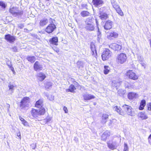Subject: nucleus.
I'll list each match as a JSON object with an SVG mask.
<instances>
[{"mask_svg": "<svg viewBox=\"0 0 151 151\" xmlns=\"http://www.w3.org/2000/svg\"><path fill=\"white\" fill-rule=\"evenodd\" d=\"M115 110L119 115L124 116L127 114L132 116L133 114V111L132 107L130 106L124 104L122 106V108L117 106L114 107Z\"/></svg>", "mask_w": 151, "mask_h": 151, "instance_id": "obj_1", "label": "nucleus"}, {"mask_svg": "<svg viewBox=\"0 0 151 151\" xmlns=\"http://www.w3.org/2000/svg\"><path fill=\"white\" fill-rule=\"evenodd\" d=\"M46 110L44 108H41L39 110L32 108L31 111L30 113L34 118H36L39 116L43 115L45 113Z\"/></svg>", "mask_w": 151, "mask_h": 151, "instance_id": "obj_2", "label": "nucleus"}, {"mask_svg": "<svg viewBox=\"0 0 151 151\" xmlns=\"http://www.w3.org/2000/svg\"><path fill=\"white\" fill-rule=\"evenodd\" d=\"M112 55L111 51L109 49L106 48L102 54V59L104 61L107 60L111 57Z\"/></svg>", "mask_w": 151, "mask_h": 151, "instance_id": "obj_3", "label": "nucleus"}, {"mask_svg": "<svg viewBox=\"0 0 151 151\" xmlns=\"http://www.w3.org/2000/svg\"><path fill=\"white\" fill-rule=\"evenodd\" d=\"M127 57L126 54L121 53L118 55L117 60L118 62L120 64H123L127 60Z\"/></svg>", "mask_w": 151, "mask_h": 151, "instance_id": "obj_4", "label": "nucleus"}, {"mask_svg": "<svg viewBox=\"0 0 151 151\" xmlns=\"http://www.w3.org/2000/svg\"><path fill=\"white\" fill-rule=\"evenodd\" d=\"M126 76L131 79L136 80L138 78V76L132 70L128 71L126 73Z\"/></svg>", "mask_w": 151, "mask_h": 151, "instance_id": "obj_5", "label": "nucleus"}, {"mask_svg": "<svg viewBox=\"0 0 151 151\" xmlns=\"http://www.w3.org/2000/svg\"><path fill=\"white\" fill-rule=\"evenodd\" d=\"M56 28L55 25L53 23L48 24L45 29V32L48 34L52 33Z\"/></svg>", "mask_w": 151, "mask_h": 151, "instance_id": "obj_6", "label": "nucleus"}, {"mask_svg": "<svg viewBox=\"0 0 151 151\" xmlns=\"http://www.w3.org/2000/svg\"><path fill=\"white\" fill-rule=\"evenodd\" d=\"M29 97H24L20 102V107L22 109H24L27 107L28 104H27V103L29 102Z\"/></svg>", "mask_w": 151, "mask_h": 151, "instance_id": "obj_7", "label": "nucleus"}, {"mask_svg": "<svg viewBox=\"0 0 151 151\" xmlns=\"http://www.w3.org/2000/svg\"><path fill=\"white\" fill-rule=\"evenodd\" d=\"M109 47L115 51H119L122 48V45L117 44L115 43H111L109 45Z\"/></svg>", "mask_w": 151, "mask_h": 151, "instance_id": "obj_8", "label": "nucleus"}, {"mask_svg": "<svg viewBox=\"0 0 151 151\" xmlns=\"http://www.w3.org/2000/svg\"><path fill=\"white\" fill-rule=\"evenodd\" d=\"M4 39L6 41L10 43L14 42L16 40L15 36L12 35L10 34L5 35L4 36Z\"/></svg>", "mask_w": 151, "mask_h": 151, "instance_id": "obj_9", "label": "nucleus"}, {"mask_svg": "<svg viewBox=\"0 0 151 151\" xmlns=\"http://www.w3.org/2000/svg\"><path fill=\"white\" fill-rule=\"evenodd\" d=\"M90 48L91 49V53L93 56L96 58L97 57V51L96 50V47L94 43L91 42L90 45Z\"/></svg>", "mask_w": 151, "mask_h": 151, "instance_id": "obj_10", "label": "nucleus"}, {"mask_svg": "<svg viewBox=\"0 0 151 151\" xmlns=\"http://www.w3.org/2000/svg\"><path fill=\"white\" fill-rule=\"evenodd\" d=\"M119 34L117 32L112 31L107 36V38L109 40H112L118 37Z\"/></svg>", "mask_w": 151, "mask_h": 151, "instance_id": "obj_11", "label": "nucleus"}, {"mask_svg": "<svg viewBox=\"0 0 151 151\" xmlns=\"http://www.w3.org/2000/svg\"><path fill=\"white\" fill-rule=\"evenodd\" d=\"M111 135L110 132L106 130L104 132L101 136V140L103 141H106Z\"/></svg>", "mask_w": 151, "mask_h": 151, "instance_id": "obj_12", "label": "nucleus"}, {"mask_svg": "<svg viewBox=\"0 0 151 151\" xmlns=\"http://www.w3.org/2000/svg\"><path fill=\"white\" fill-rule=\"evenodd\" d=\"M92 3L95 7H98L103 5L104 2L103 0H92Z\"/></svg>", "mask_w": 151, "mask_h": 151, "instance_id": "obj_13", "label": "nucleus"}, {"mask_svg": "<svg viewBox=\"0 0 151 151\" xmlns=\"http://www.w3.org/2000/svg\"><path fill=\"white\" fill-rule=\"evenodd\" d=\"M108 147L110 149L113 150L116 149L117 145L116 142H113L111 140H109L107 142Z\"/></svg>", "mask_w": 151, "mask_h": 151, "instance_id": "obj_14", "label": "nucleus"}, {"mask_svg": "<svg viewBox=\"0 0 151 151\" xmlns=\"http://www.w3.org/2000/svg\"><path fill=\"white\" fill-rule=\"evenodd\" d=\"M113 22L110 20H108L105 22L104 25V29L106 30H109L111 29L112 27Z\"/></svg>", "mask_w": 151, "mask_h": 151, "instance_id": "obj_15", "label": "nucleus"}, {"mask_svg": "<svg viewBox=\"0 0 151 151\" xmlns=\"http://www.w3.org/2000/svg\"><path fill=\"white\" fill-rule=\"evenodd\" d=\"M58 38L57 37H53L49 40L50 45L57 46L58 45Z\"/></svg>", "mask_w": 151, "mask_h": 151, "instance_id": "obj_16", "label": "nucleus"}, {"mask_svg": "<svg viewBox=\"0 0 151 151\" xmlns=\"http://www.w3.org/2000/svg\"><path fill=\"white\" fill-rule=\"evenodd\" d=\"M113 7L119 15L121 16L124 15V13L119 5L114 4L113 5Z\"/></svg>", "mask_w": 151, "mask_h": 151, "instance_id": "obj_17", "label": "nucleus"}, {"mask_svg": "<svg viewBox=\"0 0 151 151\" xmlns=\"http://www.w3.org/2000/svg\"><path fill=\"white\" fill-rule=\"evenodd\" d=\"M109 115L107 114H103L102 116L101 119V123L102 124H105L108 121L109 119Z\"/></svg>", "mask_w": 151, "mask_h": 151, "instance_id": "obj_18", "label": "nucleus"}, {"mask_svg": "<svg viewBox=\"0 0 151 151\" xmlns=\"http://www.w3.org/2000/svg\"><path fill=\"white\" fill-rule=\"evenodd\" d=\"M76 88L75 86L73 84H71L69 86V88L66 90V92H70L74 93L75 92V91Z\"/></svg>", "mask_w": 151, "mask_h": 151, "instance_id": "obj_19", "label": "nucleus"}, {"mask_svg": "<svg viewBox=\"0 0 151 151\" xmlns=\"http://www.w3.org/2000/svg\"><path fill=\"white\" fill-rule=\"evenodd\" d=\"M99 17L102 20L106 19L109 17L108 15L105 12H100L99 13Z\"/></svg>", "mask_w": 151, "mask_h": 151, "instance_id": "obj_20", "label": "nucleus"}, {"mask_svg": "<svg viewBox=\"0 0 151 151\" xmlns=\"http://www.w3.org/2000/svg\"><path fill=\"white\" fill-rule=\"evenodd\" d=\"M16 9L14 7H12L10 8L9 9V12L13 15H14L15 16H16L21 14V12H16Z\"/></svg>", "mask_w": 151, "mask_h": 151, "instance_id": "obj_21", "label": "nucleus"}, {"mask_svg": "<svg viewBox=\"0 0 151 151\" xmlns=\"http://www.w3.org/2000/svg\"><path fill=\"white\" fill-rule=\"evenodd\" d=\"M48 22V19L46 18H44L40 20L39 24L40 26L42 27H43L47 24Z\"/></svg>", "mask_w": 151, "mask_h": 151, "instance_id": "obj_22", "label": "nucleus"}, {"mask_svg": "<svg viewBox=\"0 0 151 151\" xmlns=\"http://www.w3.org/2000/svg\"><path fill=\"white\" fill-rule=\"evenodd\" d=\"M43 102V99H40L36 101L35 104V107L38 108L40 107H41V108H43L42 106Z\"/></svg>", "mask_w": 151, "mask_h": 151, "instance_id": "obj_23", "label": "nucleus"}, {"mask_svg": "<svg viewBox=\"0 0 151 151\" xmlns=\"http://www.w3.org/2000/svg\"><path fill=\"white\" fill-rule=\"evenodd\" d=\"M146 105V100L145 99L142 100L140 101V105L139 107V109L140 110H143Z\"/></svg>", "mask_w": 151, "mask_h": 151, "instance_id": "obj_24", "label": "nucleus"}, {"mask_svg": "<svg viewBox=\"0 0 151 151\" xmlns=\"http://www.w3.org/2000/svg\"><path fill=\"white\" fill-rule=\"evenodd\" d=\"M84 100L87 101L94 99L95 98V96L89 94H85L83 96Z\"/></svg>", "mask_w": 151, "mask_h": 151, "instance_id": "obj_25", "label": "nucleus"}, {"mask_svg": "<svg viewBox=\"0 0 151 151\" xmlns=\"http://www.w3.org/2000/svg\"><path fill=\"white\" fill-rule=\"evenodd\" d=\"M137 96V95L136 93L132 92H130L128 94V98L130 100L136 98Z\"/></svg>", "mask_w": 151, "mask_h": 151, "instance_id": "obj_26", "label": "nucleus"}, {"mask_svg": "<svg viewBox=\"0 0 151 151\" xmlns=\"http://www.w3.org/2000/svg\"><path fill=\"white\" fill-rule=\"evenodd\" d=\"M94 19L93 18H88L86 19L85 23L86 24H94Z\"/></svg>", "mask_w": 151, "mask_h": 151, "instance_id": "obj_27", "label": "nucleus"}, {"mask_svg": "<svg viewBox=\"0 0 151 151\" xmlns=\"http://www.w3.org/2000/svg\"><path fill=\"white\" fill-rule=\"evenodd\" d=\"M81 16L83 17H86L90 16V13L87 11H83L81 13Z\"/></svg>", "mask_w": 151, "mask_h": 151, "instance_id": "obj_28", "label": "nucleus"}, {"mask_svg": "<svg viewBox=\"0 0 151 151\" xmlns=\"http://www.w3.org/2000/svg\"><path fill=\"white\" fill-rule=\"evenodd\" d=\"M26 59L28 61L31 63H33L36 60V58L34 56H28Z\"/></svg>", "mask_w": 151, "mask_h": 151, "instance_id": "obj_29", "label": "nucleus"}, {"mask_svg": "<svg viewBox=\"0 0 151 151\" xmlns=\"http://www.w3.org/2000/svg\"><path fill=\"white\" fill-rule=\"evenodd\" d=\"M139 118L142 120L148 118L147 116L146 115L145 112H140L139 114Z\"/></svg>", "mask_w": 151, "mask_h": 151, "instance_id": "obj_30", "label": "nucleus"}, {"mask_svg": "<svg viewBox=\"0 0 151 151\" xmlns=\"http://www.w3.org/2000/svg\"><path fill=\"white\" fill-rule=\"evenodd\" d=\"M94 24H86V29L89 31H93L94 29Z\"/></svg>", "mask_w": 151, "mask_h": 151, "instance_id": "obj_31", "label": "nucleus"}, {"mask_svg": "<svg viewBox=\"0 0 151 151\" xmlns=\"http://www.w3.org/2000/svg\"><path fill=\"white\" fill-rule=\"evenodd\" d=\"M38 77L39 78V80L40 81H42L45 79L46 76L43 73H40L39 74Z\"/></svg>", "mask_w": 151, "mask_h": 151, "instance_id": "obj_32", "label": "nucleus"}, {"mask_svg": "<svg viewBox=\"0 0 151 151\" xmlns=\"http://www.w3.org/2000/svg\"><path fill=\"white\" fill-rule=\"evenodd\" d=\"M0 6L3 9L5 10L6 7V5L4 1H0Z\"/></svg>", "mask_w": 151, "mask_h": 151, "instance_id": "obj_33", "label": "nucleus"}, {"mask_svg": "<svg viewBox=\"0 0 151 151\" xmlns=\"http://www.w3.org/2000/svg\"><path fill=\"white\" fill-rule=\"evenodd\" d=\"M104 72L105 74H107L109 72L110 68L109 67H104Z\"/></svg>", "mask_w": 151, "mask_h": 151, "instance_id": "obj_34", "label": "nucleus"}, {"mask_svg": "<svg viewBox=\"0 0 151 151\" xmlns=\"http://www.w3.org/2000/svg\"><path fill=\"white\" fill-rule=\"evenodd\" d=\"M129 148L128 145L126 143H124V146L123 151H129Z\"/></svg>", "mask_w": 151, "mask_h": 151, "instance_id": "obj_35", "label": "nucleus"}, {"mask_svg": "<svg viewBox=\"0 0 151 151\" xmlns=\"http://www.w3.org/2000/svg\"><path fill=\"white\" fill-rule=\"evenodd\" d=\"M19 119L20 120L22 121V124L24 125H26L27 124V122L25 121L24 118H22V117L20 116L19 117Z\"/></svg>", "mask_w": 151, "mask_h": 151, "instance_id": "obj_36", "label": "nucleus"}, {"mask_svg": "<svg viewBox=\"0 0 151 151\" xmlns=\"http://www.w3.org/2000/svg\"><path fill=\"white\" fill-rule=\"evenodd\" d=\"M52 48L54 51L56 52H59L60 50L58 47L55 46H52Z\"/></svg>", "mask_w": 151, "mask_h": 151, "instance_id": "obj_37", "label": "nucleus"}, {"mask_svg": "<svg viewBox=\"0 0 151 151\" xmlns=\"http://www.w3.org/2000/svg\"><path fill=\"white\" fill-rule=\"evenodd\" d=\"M147 109L151 111V103H149L147 106Z\"/></svg>", "mask_w": 151, "mask_h": 151, "instance_id": "obj_38", "label": "nucleus"}, {"mask_svg": "<svg viewBox=\"0 0 151 151\" xmlns=\"http://www.w3.org/2000/svg\"><path fill=\"white\" fill-rule=\"evenodd\" d=\"M12 50L14 52H17V47L14 46L12 47Z\"/></svg>", "mask_w": 151, "mask_h": 151, "instance_id": "obj_39", "label": "nucleus"}, {"mask_svg": "<svg viewBox=\"0 0 151 151\" xmlns=\"http://www.w3.org/2000/svg\"><path fill=\"white\" fill-rule=\"evenodd\" d=\"M17 136H18L19 137V139L20 140L21 139V135L20 132V131H19L17 133Z\"/></svg>", "mask_w": 151, "mask_h": 151, "instance_id": "obj_40", "label": "nucleus"}, {"mask_svg": "<svg viewBox=\"0 0 151 151\" xmlns=\"http://www.w3.org/2000/svg\"><path fill=\"white\" fill-rule=\"evenodd\" d=\"M148 142L151 145V134L150 135L148 138Z\"/></svg>", "mask_w": 151, "mask_h": 151, "instance_id": "obj_41", "label": "nucleus"}, {"mask_svg": "<svg viewBox=\"0 0 151 151\" xmlns=\"http://www.w3.org/2000/svg\"><path fill=\"white\" fill-rule=\"evenodd\" d=\"M63 109L65 113H67L68 112V109L66 106H64L63 107Z\"/></svg>", "mask_w": 151, "mask_h": 151, "instance_id": "obj_42", "label": "nucleus"}, {"mask_svg": "<svg viewBox=\"0 0 151 151\" xmlns=\"http://www.w3.org/2000/svg\"><path fill=\"white\" fill-rule=\"evenodd\" d=\"M40 64V63L39 61H36L34 64V66H39Z\"/></svg>", "mask_w": 151, "mask_h": 151, "instance_id": "obj_43", "label": "nucleus"}, {"mask_svg": "<svg viewBox=\"0 0 151 151\" xmlns=\"http://www.w3.org/2000/svg\"><path fill=\"white\" fill-rule=\"evenodd\" d=\"M73 83H74L75 85H76V87L79 86L78 83L76 81H74L73 82Z\"/></svg>", "mask_w": 151, "mask_h": 151, "instance_id": "obj_44", "label": "nucleus"}, {"mask_svg": "<svg viewBox=\"0 0 151 151\" xmlns=\"http://www.w3.org/2000/svg\"><path fill=\"white\" fill-rule=\"evenodd\" d=\"M9 89L11 90H13L14 89V86L13 85H10L9 86Z\"/></svg>", "mask_w": 151, "mask_h": 151, "instance_id": "obj_45", "label": "nucleus"}, {"mask_svg": "<svg viewBox=\"0 0 151 151\" xmlns=\"http://www.w3.org/2000/svg\"><path fill=\"white\" fill-rule=\"evenodd\" d=\"M12 69V71L14 73H15V72L14 71V68H13V67H10Z\"/></svg>", "mask_w": 151, "mask_h": 151, "instance_id": "obj_46", "label": "nucleus"}, {"mask_svg": "<svg viewBox=\"0 0 151 151\" xmlns=\"http://www.w3.org/2000/svg\"><path fill=\"white\" fill-rule=\"evenodd\" d=\"M34 67V69H35V70L36 71L37 70V69H38L37 68V67Z\"/></svg>", "mask_w": 151, "mask_h": 151, "instance_id": "obj_47", "label": "nucleus"}, {"mask_svg": "<svg viewBox=\"0 0 151 151\" xmlns=\"http://www.w3.org/2000/svg\"><path fill=\"white\" fill-rule=\"evenodd\" d=\"M96 23L97 25H98V22L97 21L96 19Z\"/></svg>", "mask_w": 151, "mask_h": 151, "instance_id": "obj_48", "label": "nucleus"}, {"mask_svg": "<svg viewBox=\"0 0 151 151\" xmlns=\"http://www.w3.org/2000/svg\"><path fill=\"white\" fill-rule=\"evenodd\" d=\"M50 0H45V1H49Z\"/></svg>", "mask_w": 151, "mask_h": 151, "instance_id": "obj_49", "label": "nucleus"}, {"mask_svg": "<svg viewBox=\"0 0 151 151\" xmlns=\"http://www.w3.org/2000/svg\"><path fill=\"white\" fill-rule=\"evenodd\" d=\"M47 86V85H46V87H48Z\"/></svg>", "mask_w": 151, "mask_h": 151, "instance_id": "obj_50", "label": "nucleus"}, {"mask_svg": "<svg viewBox=\"0 0 151 151\" xmlns=\"http://www.w3.org/2000/svg\"><path fill=\"white\" fill-rule=\"evenodd\" d=\"M51 19L52 20H53V19H51ZM53 20H54V19H53Z\"/></svg>", "mask_w": 151, "mask_h": 151, "instance_id": "obj_51", "label": "nucleus"}, {"mask_svg": "<svg viewBox=\"0 0 151 151\" xmlns=\"http://www.w3.org/2000/svg\"><path fill=\"white\" fill-rule=\"evenodd\" d=\"M98 30L99 31V29H98Z\"/></svg>", "mask_w": 151, "mask_h": 151, "instance_id": "obj_52", "label": "nucleus"}]
</instances>
